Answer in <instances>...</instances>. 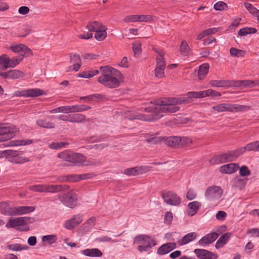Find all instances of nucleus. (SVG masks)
I'll return each mask as SVG.
<instances>
[{
  "instance_id": "f257e3e1",
  "label": "nucleus",
  "mask_w": 259,
  "mask_h": 259,
  "mask_svg": "<svg viewBox=\"0 0 259 259\" xmlns=\"http://www.w3.org/2000/svg\"><path fill=\"white\" fill-rule=\"evenodd\" d=\"M152 105L145 108L148 114L139 112L130 113L125 117L127 119H137L145 121H154L162 117L161 113H175L180 110L178 105L182 103L179 98H166L161 100L151 101Z\"/></svg>"
},
{
  "instance_id": "f03ea898",
  "label": "nucleus",
  "mask_w": 259,
  "mask_h": 259,
  "mask_svg": "<svg viewBox=\"0 0 259 259\" xmlns=\"http://www.w3.org/2000/svg\"><path fill=\"white\" fill-rule=\"evenodd\" d=\"M101 75L98 78V81L104 87L114 89L120 85V79L122 74L117 69L108 66H102L100 68Z\"/></svg>"
},
{
  "instance_id": "7ed1b4c3",
  "label": "nucleus",
  "mask_w": 259,
  "mask_h": 259,
  "mask_svg": "<svg viewBox=\"0 0 259 259\" xmlns=\"http://www.w3.org/2000/svg\"><path fill=\"white\" fill-rule=\"evenodd\" d=\"M240 152L239 148L229 151L213 157L209 161L212 165L232 162L241 155Z\"/></svg>"
},
{
  "instance_id": "20e7f679",
  "label": "nucleus",
  "mask_w": 259,
  "mask_h": 259,
  "mask_svg": "<svg viewBox=\"0 0 259 259\" xmlns=\"http://www.w3.org/2000/svg\"><path fill=\"white\" fill-rule=\"evenodd\" d=\"M212 109L218 112H230L236 113L248 110L250 109V106L237 104L224 103L213 106Z\"/></svg>"
},
{
  "instance_id": "39448f33",
  "label": "nucleus",
  "mask_w": 259,
  "mask_h": 259,
  "mask_svg": "<svg viewBox=\"0 0 259 259\" xmlns=\"http://www.w3.org/2000/svg\"><path fill=\"white\" fill-rule=\"evenodd\" d=\"M33 220V219L26 217L17 218H10L6 225V227L7 228L15 229L18 227H22L23 228L20 229L21 231H27L29 230V228L27 225L29 223H32Z\"/></svg>"
},
{
  "instance_id": "423d86ee",
  "label": "nucleus",
  "mask_w": 259,
  "mask_h": 259,
  "mask_svg": "<svg viewBox=\"0 0 259 259\" xmlns=\"http://www.w3.org/2000/svg\"><path fill=\"white\" fill-rule=\"evenodd\" d=\"M134 243L141 244L138 246V250L142 252L143 251H149L153 246L156 245L154 240L151 239L149 236L146 235H139L135 237Z\"/></svg>"
},
{
  "instance_id": "0eeeda50",
  "label": "nucleus",
  "mask_w": 259,
  "mask_h": 259,
  "mask_svg": "<svg viewBox=\"0 0 259 259\" xmlns=\"http://www.w3.org/2000/svg\"><path fill=\"white\" fill-rule=\"evenodd\" d=\"M58 199L62 203L71 208H74L77 204L76 196L72 192L60 193Z\"/></svg>"
},
{
  "instance_id": "6e6552de",
  "label": "nucleus",
  "mask_w": 259,
  "mask_h": 259,
  "mask_svg": "<svg viewBox=\"0 0 259 259\" xmlns=\"http://www.w3.org/2000/svg\"><path fill=\"white\" fill-rule=\"evenodd\" d=\"M17 132L15 127L10 126H0V142L9 140L15 136Z\"/></svg>"
},
{
  "instance_id": "1a4fd4ad",
  "label": "nucleus",
  "mask_w": 259,
  "mask_h": 259,
  "mask_svg": "<svg viewBox=\"0 0 259 259\" xmlns=\"http://www.w3.org/2000/svg\"><path fill=\"white\" fill-rule=\"evenodd\" d=\"M223 194V190L217 186L209 187L205 192V196L209 200L219 199Z\"/></svg>"
},
{
  "instance_id": "9d476101",
  "label": "nucleus",
  "mask_w": 259,
  "mask_h": 259,
  "mask_svg": "<svg viewBox=\"0 0 259 259\" xmlns=\"http://www.w3.org/2000/svg\"><path fill=\"white\" fill-rule=\"evenodd\" d=\"M161 197L164 202L171 205H178L181 203V198L172 191L162 192Z\"/></svg>"
},
{
  "instance_id": "9b49d317",
  "label": "nucleus",
  "mask_w": 259,
  "mask_h": 259,
  "mask_svg": "<svg viewBox=\"0 0 259 259\" xmlns=\"http://www.w3.org/2000/svg\"><path fill=\"white\" fill-rule=\"evenodd\" d=\"M35 210L34 206H21L10 207L8 209L7 214L10 215H22L33 212Z\"/></svg>"
},
{
  "instance_id": "f8f14e48",
  "label": "nucleus",
  "mask_w": 259,
  "mask_h": 259,
  "mask_svg": "<svg viewBox=\"0 0 259 259\" xmlns=\"http://www.w3.org/2000/svg\"><path fill=\"white\" fill-rule=\"evenodd\" d=\"M43 94V91L39 89H31L29 90L17 91L15 95L18 97H35L39 96Z\"/></svg>"
},
{
  "instance_id": "ddd939ff",
  "label": "nucleus",
  "mask_w": 259,
  "mask_h": 259,
  "mask_svg": "<svg viewBox=\"0 0 259 259\" xmlns=\"http://www.w3.org/2000/svg\"><path fill=\"white\" fill-rule=\"evenodd\" d=\"M203 91L199 92H189L186 97H179L182 104H188L194 100V99L204 98Z\"/></svg>"
},
{
  "instance_id": "4468645a",
  "label": "nucleus",
  "mask_w": 259,
  "mask_h": 259,
  "mask_svg": "<svg viewBox=\"0 0 259 259\" xmlns=\"http://www.w3.org/2000/svg\"><path fill=\"white\" fill-rule=\"evenodd\" d=\"M165 68V62L162 54L160 57L157 58L156 67L155 69V76L157 78H162L164 75V70Z\"/></svg>"
},
{
  "instance_id": "2eb2a0df",
  "label": "nucleus",
  "mask_w": 259,
  "mask_h": 259,
  "mask_svg": "<svg viewBox=\"0 0 259 259\" xmlns=\"http://www.w3.org/2000/svg\"><path fill=\"white\" fill-rule=\"evenodd\" d=\"M10 49L14 53H21L20 56H29L32 54L31 50L23 44H12L10 47Z\"/></svg>"
},
{
  "instance_id": "dca6fc26",
  "label": "nucleus",
  "mask_w": 259,
  "mask_h": 259,
  "mask_svg": "<svg viewBox=\"0 0 259 259\" xmlns=\"http://www.w3.org/2000/svg\"><path fill=\"white\" fill-rule=\"evenodd\" d=\"M85 161L86 157L83 154L73 152L70 164H67L66 165L68 166H82L83 165H87L84 164Z\"/></svg>"
},
{
  "instance_id": "f3484780",
  "label": "nucleus",
  "mask_w": 259,
  "mask_h": 259,
  "mask_svg": "<svg viewBox=\"0 0 259 259\" xmlns=\"http://www.w3.org/2000/svg\"><path fill=\"white\" fill-rule=\"evenodd\" d=\"M4 152H5V156H7L8 158H10L11 157L16 158L18 160L16 162L17 163H24L28 161L27 158H23L21 156L23 154V151L7 150H4Z\"/></svg>"
},
{
  "instance_id": "a211bd4d",
  "label": "nucleus",
  "mask_w": 259,
  "mask_h": 259,
  "mask_svg": "<svg viewBox=\"0 0 259 259\" xmlns=\"http://www.w3.org/2000/svg\"><path fill=\"white\" fill-rule=\"evenodd\" d=\"M219 237V234L216 232H211L207 234L201 238L199 241L198 244L201 246H204L213 242Z\"/></svg>"
},
{
  "instance_id": "6ab92c4d",
  "label": "nucleus",
  "mask_w": 259,
  "mask_h": 259,
  "mask_svg": "<svg viewBox=\"0 0 259 259\" xmlns=\"http://www.w3.org/2000/svg\"><path fill=\"white\" fill-rule=\"evenodd\" d=\"M194 252L197 256L202 259H217L218 255L208 250L203 249H195Z\"/></svg>"
},
{
  "instance_id": "aec40b11",
  "label": "nucleus",
  "mask_w": 259,
  "mask_h": 259,
  "mask_svg": "<svg viewBox=\"0 0 259 259\" xmlns=\"http://www.w3.org/2000/svg\"><path fill=\"white\" fill-rule=\"evenodd\" d=\"M66 185H46V193H56L69 189Z\"/></svg>"
},
{
  "instance_id": "412c9836",
  "label": "nucleus",
  "mask_w": 259,
  "mask_h": 259,
  "mask_svg": "<svg viewBox=\"0 0 259 259\" xmlns=\"http://www.w3.org/2000/svg\"><path fill=\"white\" fill-rule=\"evenodd\" d=\"M209 84L212 87L220 88L233 87L234 81L229 80H212L209 81Z\"/></svg>"
},
{
  "instance_id": "4be33fe9",
  "label": "nucleus",
  "mask_w": 259,
  "mask_h": 259,
  "mask_svg": "<svg viewBox=\"0 0 259 259\" xmlns=\"http://www.w3.org/2000/svg\"><path fill=\"white\" fill-rule=\"evenodd\" d=\"M239 168L238 164L231 163L221 166L220 171L223 174H231L236 172Z\"/></svg>"
},
{
  "instance_id": "5701e85b",
  "label": "nucleus",
  "mask_w": 259,
  "mask_h": 259,
  "mask_svg": "<svg viewBox=\"0 0 259 259\" xmlns=\"http://www.w3.org/2000/svg\"><path fill=\"white\" fill-rule=\"evenodd\" d=\"M201 206V203L197 201L190 202L188 204L186 210L188 215L190 217L194 215L197 212Z\"/></svg>"
},
{
  "instance_id": "b1692460",
  "label": "nucleus",
  "mask_w": 259,
  "mask_h": 259,
  "mask_svg": "<svg viewBox=\"0 0 259 259\" xmlns=\"http://www.w3.org/2000/svg\"><path fill=\"white\" fill-rule=\"evenodd\" d=\"M176 248V243L169 242L163 244L157 250V253L160 255L168 253Z\"/></svg>"
},
{
  "instance_id": "393cba45",
  "label": "nucleus",
  "mask_w": 259,
  "mask_h": 259,
  "mask_svg": "<svg viewBox=\"0 0 259 259\" xmlns=\"http://www.w3.org/2000/svg\"><path fill=\"white\" fill-rule=\"evenodd\" d=\"M198 234L196 232H191L185 235L182 239H178L177 243L180 245H185L191 241L195 240L197 237Z\"/></svg>"
},
{
  "instance_id": "a878e982",
  "label": "nucleus",
  "mask_w": 259,
  "mask_h": 259,
  "mask_svg": "<svg viewBox=\"0 0 259 259\" xmlns=\"http://www.w3.org/2000/svg\"><path fill=\"white\" fill-rule=\"evenodd\" d=\"M162 141L169 147H179V142L180 141V137L171 136L168 137H163Z\"/></svg>"
},
{
  "instance_id": "bb28decb",
  "label": "nucleus",
  "mask_w": 259,
  "mask_h": 259,
  "mask_svg": "<svg viewBox=\"0 0 259 259\" xmlns=\"http://www.w3.org/2000/svg\"><path fill=\"white\" fill-rule=\"evenodd\" d=\"M82 253L89 257H101L103 254L102 251L98 248H88L81 251Z\"/></svg>"
},
{
  "instance_id": "cd10ccee",
  "label": "nucleus",
  "mask_w": 259,
  "mask_h": 259,
  "mask_svg": "<svg viewBox=\"0 0 259 259\" xmlns=\"http://www.w3.org/2000/svg\"><path fill=\"white\" fill-rule=\"evenodd\" d=\"M36 125L44 128H54L55 127V123L47 120L46 119H38L36 121Z\"/></svg>"
},
{
  "instance_id": "c85d7f7f",
  "label": "nucleus",
  "mask_w": 259,
  "mask_h": 259,
  "mask_svg": "<svg viewBox=\"0 0 259 259\" xmlns=\"http://www.w3.org/2000/svg\"><path fill=\"white\" fill-rule=\"evenodd\" d=\"M209 65L207 63H204L199 66L198 71V77L200 80L203 79L208 73Z\"/></svg>"
},
{
  "instance_id": "c756f323",
  "label": "nucleus",
  "mask_w": 259,
  "mask_h": 259,
  "mask_svg": "<svg viewBox=\"0 0 259 259\" xmlns=\"http://www.w3.org/2000/svg\"><path fill=\"white\" fill-rule=\"evenodd\" d=\"M230 236V234L226 233L222 235L217 241L215 247L216 248H220L225 245L228 241Z\"/></svg>"
},
{
  "instance_id": "7c9ffc66",
  "label": "nucleus",
  "mask_w": 259,
  "mask_h": 259,
  "mask_svg": "<svg viewBox=\"0 0 259 259\" xmlns=\"http://www.w3.org/2000/svg\"><path fill=\"white\" fill-rule=\"evenodd\" d=\"M240 153L242 155L245 152V151H257V141L253 142L247 144L245 146L239 148Z\"/></svg>"
},
{
  "instance_id": "2f4dec72",
  "label": "nucleus",
  "mask_w": 259,
  "mask_h": 259,
  "mask_svg": "<svg viewBox=\"0 0 259 259\" xmlns=\"http://www.w3.org/2000/svg\"><path fill=\"white\" fill-rule=\"evenodd\" d=\"M73 154V152L66 150L59 153L58 154V157L68 162V164H70Z\"/></svg>"
},
{
  "instance_id": "473e14b6",
  "label": "nucleus",
  "mask_w": 259,
  "mask_h": 259,
  "mask_svg": "<svg viewBox=\"0 0 259 259\" xmlns=\"http://www.w3.org/2000/svg\"><path fill=\"white\" fill-rule=\"evenodd\" d=\"M107 29L105 26H103L99 30L96 31L95 34V38L99 41L103 40L107 36Z\"/></svg>"
},
{
  "instance_id": "72a5a7b5",
  "label": "nucleus",
  "mask_w": 259,
  "mask_h": 259,
  "mask_svg": "<svg viewBox=\"0 0 259 259\" xmlns=\"http://www.w3.org/2000/svg\"><path fill=\"white\" fill-rule=\"evenodd\" d=\"M233 87H252L255 85L253 81L250 80L234 81Z\"/></svg>"
},
{
  "instance_id": "f704fd0d",
  "label": "nucleus",
  "mask_w": 259,
  "mask_h": 259,
  "mask_svg": "<svg viewBox=\"0 0 259 259\" xmlns=\"http://www.w3.org/2000/svg\"><path fill=\"white\" fill-rule=\"evenodd\" d=\"M91 107L86 105H75L70 106L71 112H81L90 109Z\"/></svg>"
},
{
  "instance_id": "c9c22d12",
  "label": "nucleus",
  "mask_w": 259,
  "mask_h": 259,
  "mask_svg": "<svg viewBox=\"0 0 259 259\" xmlns=\"http://www.w3.org/2000/svg\"><path fill=\"white\" fill-rule=\"evenodd\" d=\"M103 26L97 21H93L90 22L87 26V28L89 31L96 32V31L99 30Z\"/></svg>"
},
{
  "instance_id": "e433bc0d",
  "label": "nucleus",
  "mask_w": 259,
  "mask_h": 259,
  "mask_svg": "<svg viewBox=\"0 0 259 259\" xmlns=\"http://www.w3.org/2000/svg\"><path fill=\"white\" fill-rule=\"evenodd\" d=\"M256 31L257 30L252 27H244L239 30L238 34L239 36H243L247 34L255 33Z\"/></svg>"
},
{
  "instance_id": "4c0bfd02",
  "label": "nucleus",
  "mask_w": 259,
  "mask_h": 259,
  "mask_svg": "<svg viewBox=\"0 0 259 259\" xmlns=\"http://www.w3.org/2000/svg\"><path fill=\"white\" fill-rule=\"evenodd\" d=\"M190 50V47L186 41L183 40L180 44L179 48V51L181 54L184 56H187L188 55Z\"/></svg>"
},
{
  "instance_id": "58836bf2",
  "label": "nucleus",
  "mask_w": 259,
  "mask_h": 259,
  "mask_svg": "<svg viewBox=\"0 0 259 259\" xmlns=\"http://www.w3.org/2000/svg\"><path fill=\"white\" fill-rule=\"evenodd\" d=\"M10 79H16L24 76V73L17 69L9 71Z\"/></svg>"
},
{
  "instance_id": "ea45409f",
  "label": "nucleus",
  "mask_w": 259,
  "mask_h": 259,
  "mask_svg": "<svg viewBox=\"0 0 259 259\" xmlns=\"http://www.w3.org/2000/svg\"><path fill=\"white\" fill-rule=\"evenodd\" d=\"M71 122L80 123L85 120V116L81 114H71Z\"/></svg>"
},
{
  "instance_id": "a19ab883",
  "label": "nucleus",
  "mask_w": 259,
  "mask_h": 259,
  "mask_svg": "<svg viewBox=\"0 0 259 259\" xmlns=\"http://www.w3.org/2000/svg\"><path fill=\"white\" fill-rule=\"evenodd\" d=\"M10 59L6 57V55H3L0 56V67H3L4 69H6L10 67Z\"/></svg>"
},
{
  "instance_id": "79ce46f5",
  "label": "nucleus",
  "mask_w": 259,
  "mask_h": 259,
  "mask_svg": "<svg viewBox=\"0 0 259 259\" xmlns=\"http://www.w3.org/2000/svg\"><path fill=\"white\" fill-rule=\"evenodd\" d=\"M32 143L31 140H22L10 142L11 144L9 146H23L29 145Z\"/></svg>"
},
{
  "instance_id": "37998d69",
  "label": "nucleus",
  "mask_w": 259,
  "mask_h": 259,
  "mask_svg": "<svg viewBox=\"0 0 259 259\" xmlns=\"http://www.w3.org/2000/svg\"><path fill=\"white\" fill-rule=\"evenodd\" d=\"M180 141L179 142V147H183L184 146H189L192 143V140L188 137H180Z\"/></svg>"
},
{
  "instance_id": "c03bdc74",
  "label": "nucleus",
  "mask_w": 259,
  "mask_h": 259,
  "mask_svg": "<svg viewBox=\"0 0 259 259\" xmlns=\"http://www.w3.org/2000/svg\"><path fill=\"white\" fill-rule=\"evenodd\" d=\"M31 191L36 192H46V185H35L29 187Z\"/></svg>"
},
{
  "instance_id": "a18cd8bd",
  "label": "nucleus",
  "mask_w": 259,
  "mask_h": 259,
  "mask_svg": "<svg viewBox=\"0 0 259 259\" xmlns=\"http://www.w3.org/2000/svg\"><path fill=\"white\" fill-rule=\"evenodd\" d=\"M230 54L232 56L239 57H243L244 55V52L241 50L235 48H231L230 49Z\"/></svg>"
},
{
  "instance_id": "49530a36",
  "label": "nucleus",
  "mask_w": 259,
  "mask_h": 259,
  "mask_svg": "<svg viewBox=\"0 0 259 259\" xmlns=\"http://www.w3.org/2000/svg\"><path fill=\"white\" fill-rule=\"evenodd\" d=\"M57 240V236L55 235H48L44 236L42 240L44 242H48L49 244H53L56 242Z\"/></svg>"
},
{
  "instance_id": "de8ad7c7",
  "label": "nucleus",
  "mask_w": 259,
  "mask_h": 259,
  "mask_svg": "<svg viewBox=\"0 0 259 259\" xmlns=\"http://www.w3.org/2000/svg\"><path fill=\"white\" fill-rule=\"evenodd\" d=\"M8 247L9 249L13 251H21L22 250H25L28 247L26 246H22V245L20 244H10L8 246Z\"/></svg>"
},
{
  "instance_id": "09e8293b",
  "label": "nucleus",
  "mask_w": 259,
  "mask_h": 259,
  "mask_svg": "<svg viewBox=\"0 0 259 259\" xmlns=\"http://www.w3.org/2000/svg\"><path fill=\"white\" fill-rule=\"evenodd\" d=\"M204 97L211 96L212 97H218L221 96L220 93L215 91L212 90V89H208L205 91H203Z\"/></svg>"
},
{
  "instance_id": "8fccbe9b",
  "label": "nucleus",
  "mask_w": 259,
  "mask_h": 259,
  "mask_svg": "<svg viewBox=\"0 0 259 259\" xmlns=\"http://www.w3.org/2000/svg\"><path fill=\"white\" fill-rule=\"evenodd\" d=\"M77 226V225H76L75 222L73 220V218L70 220L66 221L64 224V227L68 230L73 229Z\"/></svg>"
},
{
  "instance_id": "3c124183",
  "label": "nucleus",
  "mask_w": 259,
  "mask_h": 259,
  "mask_svg": "<svg viewBox=\"0 0 259 259\" xmlns=\"http://www.w3.org/2000/svg\"><path fill=\"white\" fill-rule=\"evenodd\" d=\"M68 143L65 142L52 143L49 145V147L52 149H58L62 147H65Z\"/></svg>"
},
{
  "instance_id": "603ef678",
  "label": "nucleus",
  "mask_w": 259,
  "mask_h": 259,
  "mask_svg": "<svg viewBox=\"0 0 259 259\" xmlns=\"http://www.w3.org/2000/svg\"><path fill=\"white\" fill-rule=\"evenodd\" d=\"M250 173V170L246 165H242L239 168V174L241 177L249 176Z\"/></svg>"
},
{
  "instance_id": "864d4df0",
  "label": "nucleus",
  "mask_w": 259,
  "mask_h": 259,
  "mask_svg": "<svg viewBox=\"0 0 259 259\" xmlns=\"http://www.w3.org/2000/svg\"><path fill=\"white\" fill-rule=\"evenodd\" d=\"M123 174L127 176H136L138 175L137 167L126 168L124 170Z\"/></svg>"
},
{
  "instance_id": "5fc2aeb1",
  "label": "nucleus",
  "mask_w": 259,
  "mask_h": 259,
  "mask_svg": "<svg viewBox=\"0 0 259 259\" xmlns=\"http://www.w3.org/2000/svg\"><path fill=\"white\" fill-rule=\"evenodd\" d=\"M163 137H151L146 139L147 142L152 144H156L158 143L160 141H162Z\"/></svg>"
},
{
  "instance_id": "6e6d98bb",
  "label": "nucleus",
  "mask_w": 259,
  "mask_h": 259,
  "mask_svg": "<svg viewBox=\"0 0 259 259\" xmlns=\"http://www.w3.org/2000/svg\"><path fill=\"white\" fill-rule=\"evenodd\" d=\"M123 21L126 23L138 22V15H133L125 17Z\"/></svg>"
},
{
  "instance_id": "4d7b16f0",
  "label": "nucleus",
  "mask_w": 259,
  "mask_h": 259,
  "mask_svg": "<svg viewBox=\"0 0 259 259\" xmlns=\"http://www.w3.org/2000/svg\"><path fill=\"white\" fill-rule=\"evenodd\" d=\"M227 7V4L222 1L219 2L215 4L213 8L217 11H222Z\"/></svg>"
},
{
  "instance_id": "13d9d810",
  "label": "nucleus",
  "mask_w": 259,
  "mask_h": 259,
  "mask_svg": "<svg viewBox=\"0 0 259 259\" xmlns=\"http://www.w3.org/2000/svg\"><path fill=\"white\" fill-rule=\"evenodd\" d=\"M244 5L245 8L252 15H253L255 14V13L256 12H257V10H258L256 8H255L252 4L248 3H244Z\"/></svg>"
},
{
  "instance_id": "bf43d9fd",
  "label": "nucleus",
  "mask_w": 259,
  "mask_h": 259,
  "mask_svg": "<svg viewBox=\"0 0 259 259\" xmlns=\"http://www.w3.org/2000/svg\"><path fill=\"white\" fill-rule=\"evenodd\" d=\"M69 56L71 60V63H81V59L78 54L70 53Z\"/></svg>"
},
{
  "instance_id": "052dcab7",
  "label": "nucleus",
  "mask_w": 259,
  "mask_h": 259,
  "mask_svg": "<svg viewBox=\"0 0 259 259\" xmlns=\"http://www.w3.org/2000/svg\"><path fill=\"white\" fill-rule=\"evenodd\" d=\"M152 167L146 165L137 167L138 175L146 173L152 170Z\"/></svg>"
},
{
  "instance_id": "680f3d73",
  "label": "nucleus",
  "mask_w": 259,
  "mask_h": 259,
  "mask_svg": "<svg viewBox=\"0 0 259 259\" xmlns=\"http://www.w3.org/2000/svg\"><path fill=\"white\" fill-rule=\"evenodd\" d=\"M23 59V57H20L19 59L16 58H13L10 59V67L14 68L16 65H17L19 63L22 61V60Z\"/></svg>"
},
{
  "instance_id": "e2e57ef3",
  "label": "nucleus",
  "mask_w": 259,
  "mask_h": 259,
  "mask_svg": "<svg viewBox=\"0 0 259 259\" xmlns=\"http://www.w3.org/2000/svg\"><path fill=\"white\" fill-rule=\"evenodd\" d=\"M173 219V214L171 212L167 211L165 213L164 222L166 224H170Z\"/></svg>"
},
{
  "instance_id": "0e129e2a",
  "label": "nucleus",
  "mask_w": 259,
  "mask_h": 259,
  "mask_svg": "<svg viewBox=\"0 0 259 259\" xmlns=\"http://www.w3.org/2000/svg\"><path fill=\"white\" fill-rule=\"evenodd\" d=\"M197 196V194L193 189H189L188 190L186 198L189 200L194 199Z\"/></svg>"
},
{
  "instance_id": "69168bd1",
  "label": "nucleus",
  "mask_w": 259,
  "mask_h": 259,
  "mask_svg": "<svg viewBox=\"0 0 259 259\" xmlns=\"http://www.w3.org/2000/svg\"><path fill=\"white\" fill-rule=\"evenodd\" d=\"M64 181L70 182H77L78 181V175L71 174L64 177Z\"/></svg>"
},
{
  "instance_id": "338daca9",
  "label": "nucleus",
  "mask_w": 259,
  "mask_h": 259,
  "mask_svg": "<svg viewBox=\"0 0 259 259\" xmlns=\"http://www.w3.org/2000/svg\"><path fill=\"white\" fill-rule=\"evenodd\" d=\"M78 181H79L80 180L91 179V178L94 177L96 175L93 173H87V174L78 175Z\"/></svg>"
},
{
  "instance_id": "774afa93",
  "label": "nucleus",
  "mask_w": 259,
  "mask_h": 259,
  "mask_svg": "<svg viewBox=\"0 0 259 259\" xmlns=\"http://www.w3.org/2000/svg\"><path fill=\"white\" fill-rule=\"evenodd\" d=\"M152 20L150 15H138V22H149Z\"/></svg>"
}]
</instances>
